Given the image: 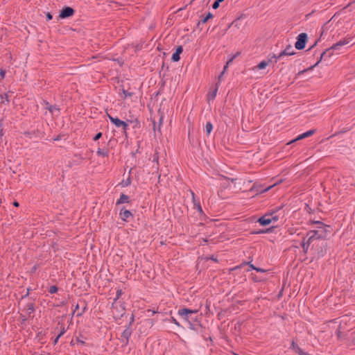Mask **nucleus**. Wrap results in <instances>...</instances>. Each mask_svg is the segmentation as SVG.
I'll use <instances>...</instances> for the list:
<instances>
[{
  "label": "nucleus",
  "mask_w": 355,
  "mask_h": 355,
  "mask_svg": "<svg viewBox=\"0 0 355 355\" xmlns=\"http://www.w3.org/2000/svg\"><path fill=\"white\" fill-rule=\"evenodd\" d=\"M74 10L72 8L65 7L60 11L59 17L60 18H66L72 16Z\"/></svg>",
  "instance_id": "8"
},
{
  "label": "nucleus",
  "mask_w": 355,
  "mask_h": 355,
  "mask_svg": "<svg viewBox=\"0 0 355 355\" xmlns=\"http://www.w3.org/2000/svg\"><path fill=\"white\" fill-rule=\"evenodd\" d=\"M182 51H183L182 46H179L177 47L175 53H178L180 55V53H182Z\"/></svg>",
  "instance_id": "30"
},
{
  "label": "nucleus",
  "mask_w": 355,
  "mask_h": 355,
  "mask_svg": "<svg viewBox=\"0 0 355 355\" xmlns=\"http://www.w3.org/2000/svg\"><path fill=\"white\" fill-rule=\"evenodd\" d=\"M123 93H124V94H125V97H126V96H130V95H131V94L128 93V92H127L126 91H125V90H123Z\"/></svg>",
  "instance_id": "41"
},
{
  "label": "nucleus",
  "mask_w": 355,
  "mask_h": 355,
  "mask_svg": "<svg viewBox=\"0 0 355 355\" xmlns=\"http://www.w3.org/2000/svg\"><path fill=\"white\" fill-rule=\"evenodd\" d=\"M214 17V15L211 12H208L207 15L205 17L202 16L200 21L202 24H205L207 22V21L210 19H212Z\"/></svg>",
  "instance_id": "18"
},
{
  "label": "nucleus",
  "mask_w": 355,
  "mask_h": 355,
  "mask_svg": "<svg viewBox=\"0 0 355 355\" xmlns=\"http://www.w3.org/2000/svg\"><path fill=\"white\" fill-rule=\"evenodd\" d=\"M3 136V130H0V137Z\"/></svg>",
  "instance_id": "46"
},
{
  "label": "nucleus",
  "mask_w": 355,
  "mask_h": 355,
  "mask_svg": "<svg viewBox=\"0 0 355 355\" xmlns=\"http://www.w3.org/2000/svg\"><path fill=\"white\" fill-rule=\"evenodd\" d=\"M339 37L340 36L336 37V41L334 43V51L341 49V48L343 46L348 44L352 40V38L348 37V35L343 38V37L339 38Z\"/></svg>",
  "instance_id": "6"
},
{
  "label": "nucleus",
  "mask_w": 355,
  "mask_h": 355,
  "mask_svg": "<svg viewBox=\"0 0 355 355\" xmlns=\"http://www.w3.org/2000/svg\"><path fill=\"white\" fill-rule=\"evenodd\" d=\"M25 320H26V318L24 317V318H22V322H24Z\"/></svg>",
  "instance_id": "48"
},
{
  "label": "nucleus",
  "mask_w": 355,
  "mask_h": 355,
  "mask_svg": "<svg viewBox=\"0 0 355 355\" xmlns=\"http://www.w3.org/2000/svg\"><path fill=\"white\" fill-rule=\"evenodd\" d=\"M97 153H98V154H100V155H104V154L101 151V150H100V149L98 150V152H97Z\"/></svg>",
  "instance_id": "43"
},
{
  "label": "nucleus",
  "mask_w": 355,
  "mask_h": 355,
  "mask_svg": "<svg viewBox=\"0 0 355 355\" xmlns=\"http://www.w3.org/2000/svg\"><path fill=\"white\" fill-rule=\"evenodd\" d=\"M128 122H130V123H135V126H139V122L137 119H135L134 121H128Z\"/></svg>",
  "instance_id": "33"
},
{
  "label": "nucleus",
  "mask_w": 355,
  "mask_h": 355,
  "mask_svg": "<svg viewBox=\"0 0 355 355\" xmlns=\"http://www.w3.org/2000/svg\"><path fill=\"white\" fill-rule=\"evenodd\" d=\"M350 23L340 18L334 25V30L336 29L338 37L340 36L343 33H345L346 30L349 28Z\"/></svg>",
  "instance_id": "3"
},
{
  "label": "nucleus",
  "mask_w": 355,
  "mask_h": 355,
  "mask_svg": "<svg viewBox=\"0 0 355 355\" xmlns=\"http://www.w3.org/2000/svg\"><path fill=\"white\" fill-rule=\"evenodd\" d=\"M259 270H257L258 272H265L266 270L261 268H259Z\"/></svg>",
  "instance_id": "44"
},
{
  "label": "nucleus",
  "mask_w": 355,
  "mask_h": 355,
  "mask_svg": "<svg viewBox=\"0 0 355 355\" xmlns=\"http://www.w3.org/2000/svg\"><path fill=\"white\" fill-rule=\"evenodd\" d=\"M59 325H60V333L58 334V336H56L55 340H54V343L55 344L58 339L60 338V337L64 334V332L66 331V329H65V327L64 325L62 324V323H58Z\"/></svg>",
  "instance_id": "15"
},
{
  "label": "nucleus",
  "mask_w": 355,
  "mask_h": 355,
  "mask_svg": "<svg viewBox=\"0 0 355 355\" xmlns=\"http://www.w3.org/2000/svg\"><path fill=\"white\" fill-rule=\"evenodd\" d=\"M292 347L295 349V353H297L300 355H304L301 349L295 344L294 340L292 342Z\"/></svg>",
  "instance_id": "19"
},
{
  "label": "nucleus",
  "mask_w": 355,
  "mask_h": 355,
  "mask_svg": "<svg viewBox=\"0 0 355 355\" xmlns=\"http://www.w3.org/2000/svg\"><path fill=\"white\" fill-rule=\"evenodd\" d=\"M271 62V60H270L268 62L267 61H261L258 65H257V67L259 69H264L268 64V63Z\"/></svg>",
  "instance_id": "20"
},
{
  "label": "nucleus",
  "mask_w": 355,
  "mask_h": 355,
  "mask_svg": "<svg viewBox=\"0 0 355 355\" xmlns=\"http://www.w3.org/2000/svg\"><path fill=\"white\" fill-rule=\"evenodd\" d=\"M26 312H27V315H30L31 313H33L35 311V308H34V304L32 303V302H30V303H28L26 306V308H25Z\"/></svg>",
  "instance_id": "14"
},
{
  "label": "nucleus",
  "mask_w": 355,
  "mask_h": 355,
  "mask_svg": "<svg viewBox=\"0 0 355 355\" xmlns=\"http://www.w3.org/2000/svg\"><path fill=\"white\" fill-rule=\"evenodd\" d=\"M130 184V178H128L127 182L125 183V186H128Z\"/></svg>",
  "instance_id": "42"
},
{
  "label": "nucleus",
  "mask_w": 355,
  "mask_h": 355,
  "mask_svg": "<svg viewBox=\"0 0 355 355\" xmlns=\"http://www.w3.org/2000/svg\"><path fill=\"white\" fill-rule=\"evenodd\" d=\"M278 220V216L277 215H275L273 212L272 213H266L261 217H260L258 219V222L261 225H268L270 224L272 221H277Z\"/></svg>",
  "instance_id": "4"
},
{
  "label": "nucleus",
  "mask_w": 355,
  "mask_h": 355,
  "mask_svg": "<svg viewBox=\"0 0 355 355\" xmlns=\"http://www.w3.org/2000/svg\"><path fill=\"white\" fill-rule=\"evenodd\" d=\"M102 136V133L101 132H98L96 135V136L94 137V141H97L98 139H99Z\"/></svg>",
  "instance_id": "32"
},
{
  "label": "nucleus",
  "mask_w": 355,
  "mask_h": 355,
  "mask_svg": "<svg viewBox=\"0 0 355 355\" xmlns=\"http://www.w3.org/2000/svg\"><path fill=\"white\" fill-rule=\"evenodd\" d=\"M230 180H231V182H234L236 181V179H234V178H233V179H230Z\"/></svg>",
  "instance_id": "47"
},
{
  "label": "nucleus",
  "mask_w": 355,
  "mask_h": 355,
  "mask_svg": "<svg viewBox=\"0 0 355 355\" xmlns=\"http://www.w3.org/2000/svg\"><path fill=\"white\" fill-rule=\"evenodd\" d=\"M190 192L191 193V196H192V200H193V202L194 203V205L197 207L198 210L202 213V207L200 206V204L199 202H196V200H195V194L193 193V191H192L191 190H190Z\"/></svg>",
  "instance_id": "17"
},
{
  "label": "nucleus",
  "mask_w": 355,
  "mask_h": 355,
  "mask_svg": "<svg viewBox=\"0 0 355 355\" xmlns=\"http://www.w3.org/2000/svg\"><path fill=\"white\" fill-rule=\"evenodd\" d=\"M58 288L56 286H51L50 288H49V292L51 293V294H53V293H55L57 291H58Z\"/></svg>",
  "instance_id": "25"
},
{
  "label": "nucleus",
  "mask_w": 355,
  "mask_h": 355,
  "mask_svg": "<svg viewBox=\"0 0 355 355\" xmlns=\"http://www.w3.org/2000/svg\"><path fill=\"white\" fill-rule=\"evenodd\" d=\"M107 116L112 123H113L116 127H121L125 135H127L128 123L118 118H114L110 114L107 113Z\"/></svg>",
  "instance_id": "5"
},
{
  "label": "nucleus",
  "mask_w": 355,
  "mask_h": 355,
  "mask_svg": "<svg viewBox=\"0 0 355 355\" xmlns=\"http://www.w3.org/2000/svg\"><path fill=\"white\" fill-rule=\"evenodd\" d=\"M295 54L294 51L292 49V46L291 45H288L282 52L279 53L278 56H276L275 55H273V58H279L283 55H293Z\"/></svg>",
  "instance_id": "9"
},
{
  "label": "nucleus",
  "mask_w": 355,
  "mask_h": 355,
  "mask_svg": "<svg viewBox=\"0 0 355 355\" xmlns=\"http://www.w3.org/2000/svg\"><path fill=\"white\" fill-rule=\"evenodd\" d=\"M119 216L123 221H128L129 218L133 216L132 214L129 210L125 209L123 208L121 209Z\"/></svg>",
  "instance_id": "10"
},
{
  "label": "nucleus",
  "mask_w": 355,
  "mask_h": 355,
  "mask_svg": "<svg viewBox=\"0 0 355 355\" xmlns=\"http://www.w3.org/2000/svg\"><path fill=\"white\" fill-rule=\"evenodd\" d=\"M219 5H220V2L216 0L212 5V8L214 9H217L218 7H219Z\"/></svg>",
  "instance_id": "28"
},
{
  "label": "nucleus",
  "mask_w": 355,
  "mask_h": 355,
  "mask_svg": "<svg viewBox=\"0 0 355 355\" xmlns=\"http://www.w3.org/2000/svg\"><path fill=\"white\" fill-rule=\"evenodd\" d=\"M315 132V130H309L300 135H299L295 139L290 141L289 143H288V144H291L295 141H297V140H300V139H302L305 137H309V136H311L312 135H313V133Z\"/></svg>",
  "instance_id": "11"
},
{
  "label": "nucleus",
  "mask_w": 355,
  "mask_h": 355,
  "mask_svg": "<svg viewBox=\"0 0 355 355\" xmlns=\"http://www.w3.org/2000/svg\"><path fill=\"white\" fill-rule=\"evenodd\" d=\"M344 321L343 319L340 320L338 318H334V324L339 323V327L336 330V334L338 337V340L339 341H345L346 345H348V343L352 341L355 342V334L354 331H351V330L347 329L345 330L344 327L341 325V323Z\"/></svg>",
  "instance_id": "2"
},
{
  "label": "nucleus",
  "mask_w": 355,
  "mask_h": 355,
  "mask_svg": "<svg viewBox=\"0 0 355 355\" xmlns=\"http://www.w3.org/2000/svg\"><path fill=\"white\" fill-rule=\"evenodd\" d=\"M306 70H303V71H301L298 73V74H301V73H303L304 72H305Z\"/></svg>",
  "instance_id": "45"
},
{
  "label": "nucleus",
  "mask_w": 355,
  "mask_h": 355,
  "mask_svg": "<svg viewBox=\"0 0 355 355\" xmlns=\"http://www.w3.org/2000/svg\"><path fill=\"white\" fill-rule=\"evenodd\" d=\"M206 131L207 134H209L213 128L212 124L210 122H207L205 125Z\"/></svg>",
  "instance_id": "23"
},
{
  "label": "nucleus",
  "mask_w": 355,
  "mask_h": 355,
  "mask_svg": "<svg viewBox=\"0 0 355 355\" xmlns=\"http://www.w3.org/2000/svg\"><path fill=\"white\" fill-rule=\"evenodd\" d=\"M180 59V55L178 53H174L172 55V60L174 61V62H178L179 61Z\"/></svg>",
  "instance_id": "24"
},
{
  "label": "nucleus",
  "mask_w": 355,
  "mask_h": 355,
  "mask_svg": "<svg viewBox=\"0 0 355 355\" xmlns=\"http://www.w3.org/2000/svg\"><path fill=\"white\" fill-rule=\"evenodd\" d=\"M232 59H233V58H231V59H230V60L227 62L226 65L224 67V70H223V71L221 73V74H220V75L219 76V77H218L219 80H220V78H221L222 76L223 75V73H224V72H225V70L227 69V66H228L229 63H230V62H232Z\"/></svg>",
  "instance_id": "27"
},
{
  "label": "nucleus",
  "mask_w": 355,
  "mask_h": 355,
  "mask_svg": "<svg viewBox=\"0 0 355 355\" xmlns=\"http://www.w3.org/2000/svg\"><path fill=\"white\" fill-rule=\"evenodd\" d=\"M308 211H309V213H311V208L309 207V210Z\"/></svg>",
  "instance_id": "51"
},
{
  "label": "nucleus",
  "mask_w": 355,
  "mask_h": 355,
  "mask_svg": "<svg viewBox=\"0 0 355 355\" xmlns=\"http://www.w3.org/2000/svg\"><path fill=\"white\" fill-rule=\"evenodd\" d=\"M334 40H336V35H334Z\"/></svg>",
  "instance_id": "54"
},
{
  "label": "nucleus",
  "mask_w": 355,
  "mask_h": 355,
  "mask_svg": "<svg viewBox=\"0 0 355 355\" xmlns=\"http://www.w3.org/2000/svg\"><path fill=\"white\" fill-rule=\"evenodd\" d=\"M46 18L48 20H51L52 19V15H51V13L48 12L46 14Z\"/></svg>",
  "instance_id": "38"
},
{
  "label": "nucleus",
  "mask_w": 355,
  "mask_h": 355,
  "mask_svg": "<svg viewBox=\"0 0 355 355\" xmlns=\"http://www.w3.org/2000/svg\"><path fill=\"white\" fill-rule=\"evenodd\" d=\"M78 343H81L82 345L85 344V341L83 339H80V338H77Z\"/></svg>",
  "instance_id": "37"
},
{
  "label": "nucleus",
  "mask_w": 355,
  "mask_h": 355,
  "mask_svg": "<svg viewBox=\"0 0 355 355\" xmlns=\"http://www.w3.org/2000/svg\"><path fill=\"white\" fill-rule=\"evenodd\" d=\"M340 12L338 11V12H336L334 13V21L340 16Z\"/></svg>",
  "instance_id": "35"
},
{
  "label": "nucleus",
  "mask_w": 355,
  "mask_h": 355,
  "mask_svg": "<svg viewBox=\"0 0 355 355\" xmlns=\"http://www.w3.org/2000/svg\"><path fill=\"white\" fill-rule=\"evenodd\" d=\"M349 129H350V128H349V127L343 128L340 131L334 132V137H338L340 135L343 134V133L347 132L348 130H349Z\"/></svg>",
  "instance_id": "21"
},
{
  "label": "nucleus",
  "mask_w": 355,
  "mask_h": 355,
  "mask_svg": "<svg viewBox=\"0 0 355 355\" xmlns=\"http://www.w3.org/2000/svg\"><path fill=\"white\" fill-rule=\"evenodd\" d=\"M130 202L129 196L123 193L120 196V198L116 201V205H118L123 203H129Z\"/></svg>",
  "instance_id": "12"
},
{
  "label": "nucleus",
  "mask_w": 355,
  "mask_h": 355,
  "mask_svg": "<svg viewBox=\"0 0 355 355\" xmlns=\"http://www.w3.org/2000/svg\"><path fill=\"white\" fill-rule=\"evenodd\" d=\"M125 313V308L123 306H121V310L119 312V314L121 315H123V314Z\"/></svg>",
  "instance_id": "36"
},
{
  "label": "nucleus",
  "mask_w": 355,
  "mask_h": 355,
  "mask_svg": "<svg viewBox=\"0 0 355 355\" xmlns=\"http://www.w3.org/2000/svg\"><path fill=\"white\" fill-rule=\"evenodd\" d=\"M217 91H218V88L216 87L211 94H209L208 99L209 100V99H214L216 96Z\"/></svg>",
  "instance_id": "22"
},
{
  "label": "nucleus",
  "mask_w": 355,
  "mask_h": 355,
  "mask_svg": "<svg viewBox=\"0 0 355 355\" xmlns=\"http://www.w3.org/2000/svg\"><path fill=\"white\" fill-rule=\"evenodd\" d=\"M13 205H14L15 207H18L19 205V202H18L15 201V202H13Z\"/></svg>",
  "instance_id": "40"
},
{
  "label": "nucleus",
  "mask_w": 355,
  "mask_h": 355,
  "mask_svg": "<svg viewBox=\"0 0 355 355\" xmlns=\"http://www.w3.org/2000/svg\"><path fill=\"white\" fill-rule=\"evenodd\" d=\"M203 241H204V242H205V243H207V242L208 241V240H207V239H203Z\"/></svg>",
  "instance_id": "49"
},
{
  "label": "nucleus",
  "mask_w": 355,
  "mask_h": 355,
  "mask_svg": "<svg viewBox=\"0 0 355 355\" xmlns=\"http://www.w3.org/2000/svg\"><path fill=\"white\" fill-rule=\"evenodd\" d=\"M334 40H336V35H334Z\"/></svg>",
  "instance_id": "53"
},
{
  "label": "nucleus",
  "mask_w": 355,
  "mask_h": 355,
  "mask_svg": "<svg viewBox=\"0 0 355 355\" xmlns=\"http://www.w3.org/2000/svg\"><path fill=\"white\" fill-rule=\"evenodd\" d=\"M49 110L50 112H52L51 106H50V107H49Z\"/></svg>",
  "instance_id": "50"
},
{
  "label": "nucleus",
  "mask_w": 355,
  "mask_h": 355,
  "mask_svg": "<svg viewBox=\"0 0 355 355\" xmlns=\"http://www.w3.org/2000/svg\"><path fill=\"white\" fill-rule=\"evenodd\" d=\"M265 232H266V231L259 230V231H257V232H252V234H262V233H265Z\"/></svg>",
  "instance_id": "34"
},
{
  "label": "nucleus",
  "mask_w": 355,
  "mask_h": 355,
  "mask_svg": "<svg viewBox=\"0 0 355 355\" xmlns=\"http://www.w3.org/2000/svg\"><path fill=\"white\" fill-rule=\"evenodd\" d=\"M210 259H211V260H212V261H214V262H218V260L216 258H215L214 256H211V257H210Z\"/></svg>",
  "instance_id": "39"
},
{
  "label": "nucleus",
  "mask_w": 355,
  "mask_h": 355,
  "mask_svg": "<svg viewBox=\"0 0 355 355\" xmlns=\"http://www.w3.org/2000/svg\"><path fill=\"white\" fill-rule=\"evenodd\" d=\"M198 311V309L191 310L187 308L180 309L178 311V314L181 316L185 315L188 313H196Z\"/></svg>",
  "instance_id": "13"
},
{
  "label": "nucleus",
  "mask_w": 355,
  "mask_h": 355,
  "mask_svg": "<svg viewBox=\"0 0 355 355\" xmlns=\"http://www.w3.org/2000/svg\"><path fill=\"white\" fill-rule=\"evenodd\" d=\"M244 264L248 265L250 268L254 270H259V268L255 267L253 264H251L250 263H244Z\"/></svg>",
  "instance_id": "29"
},
{
  "label": "nucleus",
  "mask_w": 355,
  "mask_h": 355,
  "mask_svg": "<svg viewBox=\"0 0 355 355\" xmlns=\"http://www.w3.org/2000/svg\"><path fill=\"white\" fill-rule=\"evenodd\" d=\"M121 294H122L121 290H118L117 292H116V297L114 299V302L112 304V309L113 312L114 311L115 309H117L116 300L120 297Z\"/></svg>",
  "instance_id": "16"
},
{
  "label": "nucleus",
  "mask_w": 355,
  "mask_h": 355,
  "mask_svg": "<svg viewBox=\"0 0 355 355\" xmlns=\"http://www.w3.org/2000/svg\"><path fill=\"white\" fill-rule=\"evenodd\" d=\"M310 223L318 225V230H311L308 232L307 236H309L308 239L306 241L305 239H303L302 243V248L303 249L304 252L307 253L309 246L310 244L315 240L324 238L327 234L326 226L324 223L320 221L315 220H310Z\"/></svg>",
  "instance_id": "1"
},
{
  "label": "nucleus",
  "mask_w": 355,
  "mask_h": 355,
  "mask_svg": "<svg viewBox=\"0 0 355 355\" xmlns=\"http://www.w3.org/2000/svg\"><path fill=\"white\" fill-rule=\"evenodd\" d=\"M5 75H6V71L4 69H0V76H1L2 79L4 78Z\"/></svg>",
  "instance_id": "31"
},
{
  "label": "nucleus",
  "mask_w": 355,
  "mask_h": 355,
  "mask_svg": "<svg viewBox=\"0 0 355 355\" xmlns=\"http://www.w3.org/2000/svg\"><path fill=\"white\" fill-rule=\"evenodd\" d=\"M130 334H131V332H130V331L129 329L124 330L123 334H122L124 338H127V339L130 336Z\"/></svg>",
  "instance_id": "26"
},
{
  "label": "nucleus",
  "mask_w": 355,
  "mask_h": 355,
  "mask_svg": "<svg viewBox=\"0 0 355 355\" xmlns=\"http://www.w3.org/2000/svg\"><path fill=\"white\" fill-rule=\"evenodd\" d=\"M295 46L298 50L304 49L307 40V35L304 33H300L297 37Z\"/></svg>",
  "instance_id": "7"
},
{
  "label": "nucleus",
  "mask_w": 355,
  "mask_h": 355,
  "mask_svg": "<svg viewBox=\"0 0 355 355\" xmlns=\"http://www.w3.org/2000/svg\"><path fill=\"white\" fill-rule=\"evenodd\" d=\"M222 178H225V179H228L227 177L224 176V175H222Z\"/></svg>",
  "instance_id": "52"
}]
</instances>
